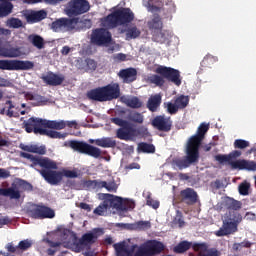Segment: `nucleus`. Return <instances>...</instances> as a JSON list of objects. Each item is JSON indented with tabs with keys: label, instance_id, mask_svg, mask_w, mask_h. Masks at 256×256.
I'll return each instance as SVG.
<instances>
[{
	"label": "nucleus",
	"instance_id": "nucleus-64",
	"mask_svg": "<svg viewBox=\"0 0 256 256\" xmlns=\"http://www.w3.org/2000/svg\"><path fill=\"white\" fill-rule=\"evenodd\" d=\"M207 244L202 243V244H194L193 249L194 251H206L207 250Z\"/></svg>",
	"mask_w": 256,
	"mask_h": 256
},
{
	"label": "nucleus",
	"instance_id": "nucleus-20",
	"mask_svg": "<svg viewBox=\"0 0 256 256\" xmlns=\"http://www.w3.org/2000/svg\"><path fill=\"white\" fill-rule=\"evenodd\" d=\"M40 175L49 183L50 185H59L63 181V172L57 170H41Z\"/></svg>",
	"mask_w": 256,
	"mask_h": 256
},
{
	"label": "nucleus",
	"instance_id": "nucleus-51",
	"mask_svg": "<svg viewBox=\"0 0 256 256\" xmlns=\"http://www.w3.org/2000/svg\"><path fill=\"white\" fill-rule=\"evenodd\" d=\"M249 145V141L243 139H236L234 141V149H247Z\"/></svg>",
	"mask_w": 256,
	"mask_h": 256
},
{
	"label": "nucleus",
	"instance_id": "nucleus-44",
	"mask_svg": "<svg viewBox=\"0 0 256 256\" xmlns=\"http://www.w3.org/2000/svg\"><path fill=\"white\" fill-rule=\"evenodd\" d=\"M132 137H145V135L149 134V131L145 126H140L138 128L131 127Z\"/></svg>",
	"mask_w": 256,
	"mask_h": 256
},
{
	"label": "nucleus",
	"instance_id": "nucleus-49",
	"mask_svg": "<svg viewBox=\"0 0 256 256\" xmlns=\"http://www.w3.org/2000/svg\"><path fill=\"white\" fill-rule=\"evenodd\" d=\"M9 27H12V29H19L23 27V21L19 18H10L7 21Z\"/></svg>",
	"mask_w": 256,
	"mask_h": 256
},
{
	"label": "nucleus",
	"instance_id": "nucleus-30",
	"mask_svg": "<svg viewBox=\"0 0 256 256\" xmlns=\"http://www.w3.org/2000/svg\"><path fill=\"white\" fill-rule=\"evenodd\" d=\"M152 41L161 44L169 41V31L161 29L159 31L152 32Z\"/></svg>",
	"mask_w": 256,
	"mask_h": 256
},
{
	"label": "nucleus",
	"instance_id": "nucleus-48",
	"mask_svg": "<svg viewBox=\"0 0 256 256\" xmlns=\"http://www.w3.org/2000/svg\"><path fill=\"white\" fill-rule=\"evenodd\" d=\"M148 79H149L150 83H153L154 85H157L158 87H163V85H165V80L163 79V76L154 74V75L150 76Z\"/></svg>",
	"mask_w": 256,
	"mask_h": 256
},
{
	"label": "nucleus",
	"instance_id": "nucleus-16",
	"mask_svg": "<svg viewBox=\"0 0 256 256\" xmlns=\"http://www.w3.org/2000/svg\"><path fill=\"white\" fill-rule=\"evenodd\" d=\"M79 23V18H60L51 24V29L55 31V33H59L61 31H73L77 27Z\"/></svg>",
	"mask_w": 256,
	"mask_h": 256
},
{
	"label": "nucleus",
	"instance_id": "nucleus-10",
	"mask_svg": "<svg viewBox=\"0 0 256 256\" xmlns=\"http://www.w3.org/2000/svg\"><path fill=\"white\" fill-rule=\"evenodd\" d=\"M69 146L74 151L82 153L83 155H89L90 157H94V159H99L101 157V149L87 144L86 142L72 140L70 141Z\"/></svg>",
	"mask_w": 256,
	"mask_h": 256
},
{
	"label": "nucleus",
	"instance_id": "nucleus-35",
	"mask_svg": "<svg viewBox=\"0 0 256 256\" xmlns=\"http://www.w3.org/2000/svg\"><path fill=\"white\" fill-rule=\"evenodd\" d=\"M46 18H47V12L45 10L32 12L27 16L28 21H31L32 23L43 21V19H46Z\"/></svg>",
	"mask_w": 256,
	"mask_h": 256
},
{
	"label": "nucleus",
	"instance_id": "nucleus-54",
	"mask_svg": "<svg viewBox=\"0 0 256 256\" xmlns=\"http://www.w3.org/2000/svg\"><path fill=\"white\" fill-rule=\"evenodd\" d=\"M111 123H114V125H118V127H129V122L127 120H123L121 118H111Z\"/></svg>",
	"mask_w": 256,
	"mask_h": 256
},
{
	"label": "nucleus",
	"instance_id": "nucleus-29",
	"mask_svg": "<svg viewBox=\"0 0 256 256\" xmlns=\"http://www.w3.org/2000/svg\"><path fill=\"white\" fill-rule=\"evenodd\" d=\"M148 29H150L151 33H155L156 31H161L163 29V20L159 14H155L148 22Z\"/></svg>",
	"mask_w": 256,
	"mask_h": 256
},
{
	"label": "nucleus",
	"instance_id": "nucleus-4",
	"mask_svg": "<svg viewBox=\"0 0 256 256\" xmlns=\"http://www.w3.org/2000/svg\"><path fill=\"white\" fill-rule=\"evenodd\" d=\"M243 221L241 213L229 211L222 218V226L218 231L214 232L216 237H228V235H235L239 231V224Z\"/></svg>",
	"mask_w": 256,
	"mask_h": 256
},
{
	"label": "nucleus",
	"instance_id": "nucleus-25",
	"mask_svg": "<svg viewBox=\"0 0 256 256\" xmlns=\"http://www.w3.org/2000/svg\"><path fill=\"white\" fill-rule=\"evenodd\" d=\"M113 247L117 256H133V251H135L137 245H133L130 250L127 249L125 242L116 243Z\"/></svg>",
	"mask_w": 256,
	"mask_h": 256
},
{
	"label": "nucleus",
	"instance_id": "nucleus-63",
	"mask_svg": "<svg viewBox=\"0 0 256 256\" xmlns=\"http://www.w3.org/2000/svg\"><path fill=\"white\" fill-rule=\"evenodd\" d=\"M147 7L152 13H157V11H161V7L155 5L153 3V0H148Z\"/></svg>",
	"mask_w": 256,
	"mask_h": 256
},
{
	"label": "nucleus",
	"instance_id": "nucleus-1",
	"mask_svg": "<svg viewBox=\"0 0 256 256\" xmlns=\"http://www.w3.org/2000/svg\"><path fill=\"white\" fill-rule=\"evenodd\" d=\"M241 155V151L234 150L229 154H218L214 157L215 161L223 165L224 163H228L232 169H239L240 171H256V162L248 161L245 159L235 160Z\"/></svg>",
	"mask_w": 256,
	"mask_h": 256
},
{
	"label": "nucleus",
	"instance_id": "nucleus-31",
	"mask_svg": "<svg viewBox=\"0 0 256 256\" xmlns=\"http://www.w3.org/2000/svg\"><path fill=\"white\" fill-rule=\"evenodd\" d=\"M20 148L22 151H26L27 153H36L37 155H45V153H47L45 146L21 145Z\"/></svg>",
	"mask_w": 256,
	"mask_h": 256
},
{
	"label": "nucleus",
	"instance_id": "nucleus-56",
	"mask_svg": "<svg viewBox=\"0 0 256 256\" xmlns=\"http://www.w3.org/2000/svg\"><path fill=\"white\" fill-rule=\"evenodd\" d=\"M63 177H67L68 179H77L79 177V173L75 170H63Z\"/></svg>",
	"mask_w": 256,
	"mask_h": 256
},
{
	"label": "nucleus",
	"instance_id": "nucleus-7",
	"mask_svg": "<svg viewBox=\"0 0 256 256\" xmlns=\"http://www.w3.org/2000/svg\"><path fill=\"white\" fill-rule=\"evenodd\" d=\"M102 197V199H105L108 209H116L117 211H129V209H135V202L133 201L124 200L113 194H102Z\"/></svg>",
	"mask_w": 256,
	"mask_h": 256
},
{
	"label": "nucleus",
	"instance_id": "nucleus-15",
	"mask_svg": "<svg viewBox=\"0 0 256 256\" xmlns=\"http://www.w3.org/2000/svg\"><path fill=\"white\" fill-rule=\"evenodd\" d=\"M28 215L31 219H53L55 210L45 205H34L28 210Z\"/></svg>",
	"mask_w": 256,
	"mask_h": 256
},
{
	"label": "nucleus",
	"instance_id": "nucleus-59",
	"mask_svg": "<svg viewBox=\"0 0 256 256\" xmlns=\"http://www.w3.org/2000/svg\"><path fill=\"white\" fill-rule=\"evenodd\" d=\"M84 189H95V186L97 185V180H84L82 182Z\"/></svg>",
	"mask_w": 256,
	"mask_h": 256
},
{
	"label": "nucleus",
	"instance_id": "nucleus-52",
	"mask_svg": "<svg viewBox=\"0 0 256 256\" xmlns=\"http://www.w3.org/2000/svg\"><path fill=\"white\" fill-rule=\"evenodd\" d=\"M76 25H78L80 29H91V27H93V22L89 19L79 20L78 18V23Z\"/></svg>",
	"mask_w": 256,
	"mask_h": 256
},
{
	"label": "nucleus",
	"instance_id": "nucleus-38",
	"mask_svg": "<svg viewBox=\"0 0 256 256\" xmlns=\"http://www.w3.org/2000/svg\"><path fill=\"white\" fill-rule=\"evenodd\" d=\"M141 30L137 28V26H130L126 29V39L129 41L130 39H137L140 37Z\"/></svg>",
	"mask_w": 256,
	"mask_h": 256
},
{
	"label": "nucleus",
	"instance_id": "nucleus-55",
	"mask_svg": "<svg viewBox=\"0 0 256 256\" xmlns=\"http://www.w3.org/2000/svg\"><path fill=\"white\" fill-rule=\"evenodd\" d=\"M146 205H148V207H152V209H159L160 203L159 201L151 198V195H148L146 198Z\"/></svg>",
	"mask_w": 256,
	"mask_h": 256
},
{
	"label": "nucleus",
	"instance_id": "nucleus-47",
	"mask_svg": "<svg viewBox=\"0 0 256 256\" xmlns=\"http://www.w3.org/2000/svg\"><path fill=\"white\" fill-rule=\"evenodd\" d=\"M31 247H33V240L25 239L18 243L20 253L23 251H28V249H31Z\"/></svg>",
	"mask_w": 256,
	"mask_h": 256
},
{
	"label": "nucleus",
	"instance_id": "nucleus-18",
	"mask_svg": "<svg viewBox=\"0 0 256 256\" xmlns=\"http://www.w3.org/2000/svg\"><path fill=\"white\" fill-rule=\"evenodd\" d=\"M151 125L157 131H162V133H169L173 129V120L171 117H165V115H158L151 120Z\"/></svg>",
	"mask_w": 256,
	"mask_h": 256
},
{
	"label": "nucleus",
	"instance_id": "nucleus-13",
	"mask_svg": "<svg viewBox=\"0 0 256 256\" xmlns=\"http://www.w3.org/2000/svg\"><path fill=\"white\" fill-rule=\"evenodd\" d=\"M156 73L163 77V79H167L170 83H173L177 87L181 85V72L175 68L159 66L156 68Z\"/></svg>",
	"mask_w": 256,
	"mask_h": 256
},
{
	"label": "nucleus",
	"instance_id": "nucleus-62",
	"mask_svg": "<svg viewBox=\"0 0 256 256\" xmlns=\"http://www.w3.org/2000/svg\"><path fill=\"white\" fill-rule=\"evenodd\" d=\"M6 249H7V251H8L9 253H17V254L21 253V252L19 251V245L15 246V245H13V242L8 243V244L6 245Z\"/></svg>",
	"mask_w": 256,
	"mask_h": 256
},
{
	"label": "nucleus",
	"instance_id": "nucleus-46",
	"mask_svg": "<svg viewBox=\"0 0 256 256\" xmlns=\"http://www.w3.org/2000/svg\"><path fill=\"white\" fill-rule=\"evenodd\" d=\"M175 104L177 105L178 109H185L187 105H189V96L180 95L175 100Z\"/></svg>",
	"mask_w": 256,
	"mask_h": 256
},
{
	"label": "nucleus",
	"instance_id": "nucleus-17",
	"mask_svg": "<svg viewBox=\"0 0 256 256\" xmlns=\"http://www.w3.org/2000/svg\"><path fill=\"white\" fill-rule=\"evenodd\" d=\"M207 131H209V124L201 123L197 129L196 134L188 139L187 145L199 151V149L201 148V143H203Z\"/></svg>",
	"mask_w": 256,
	"mask_h": 256
},
{
	"label": "nucleus",
	"instance_id": "nucleus-23",
	"mask_svg": "<svg viewBox=\"0 0 256 256\" xmlns=\"http://www.w3.org/2000/svg\"><path fill=\"white\" fill-rule=\"evenodd\" d=\"M118 77L122 79L123 83H133L137 81V69L133 67L122 69L119 71Z\"/></svg>",
	"mask_w": 256,
	"mask_h": 256
},
{
	"label": "nucleus",
	"instance_id": "nucleus-11",
	"mask_svg": "<svg viewBox=\"0 0 256 256\" xmlns=\"http://www.w3.org/2000/svg\"><path fill=\"white\" fill-rule=\"evenodd\" d=\"M20 157H22V159H28V161H31V167H37V165H39L42 167V169H57V162L47 157L35 156L27 152H20Z\"/></svg>",
	"mask_w": 256,
	"mask_h": 256
},
{
	"label": "nucleus",
	"instance_id": "nucleus-22",
	"mask_svg": "<svg viewBox=\"0 0 256 256\" xmlns=\"http://www.w3.org/2000/svg\"><path fill=\"white\" fill-rule=\"evenodd\" d=\"M41 79L44 83H46V85H50L51 87H58V85H62L63 81H65V76L58 75L53 72H48L46 75H43Z\"/></svg>",
	"mask_w": 256,
	"mask_h": 256
},
{
	"label": "nucleus",
	"instance_id": "nucleus-34",
	"mask_svg": "<svg viewBox=\"0 0 256 256\" xmlns=\"http://www.w3.org/2000/svg\"><path fill=\"white\" fill-rule=\"evenodd\" d=\"M116 137L118 139H121L122 141H128V139H130L132 136V132H131V126H125L122 128H119L116 132Z\"/></svg>",
	"mask_w": 256,
	"mask_h": 256
},
{
	"label": "nucleus",
	"instance_id": "nucleus-8",
	"mask_svg": "<svg viewBox=\"0 0 256 256\" xmlns=\"http://www.w3.org/2000/svg\"><path fill=\"white\" fill-rule=\"evenodd\" d=\"M162 251H165V245L162 242L148 240L137 249L135 256H155Z\"/></svg>",
	"mask_w": 256,
	"mask_h": 256
},
{
	"label": "nucleus",
	"instance_id": "nucleus-3",
	"mask_svg": "<svg viewBox=\"0 0 256 256\" xmlns=\"http://www.w3.org/2000/svg\"><path fill=\"white\" fill-rule=\"evenodd\" d=\"M41 127H45V119L31 117L26 122H24V129L26 133L46 135V137H50V139H65V137H67V133L61 134V132L48 130Z\"/></svg>",
	"mask_w": 256,
	"mask_h": 256
},
{
	"label": "nucleus",
	"instance_id": "nucleus-42",
	"mask_svg": "<svg viewBox=\"0 0 256 256\" xmlns=\"http://www.w3.org/2000/svg\"><path fill=\"white\" fill-rule=\"evenodd\" d=\"M109 211V205L107 204V201L103 199V202L94 209L93 213L94 215H99L100 217H103Z\"/></svg>",
	"mask_w": 256,
	"mask_h": 256
},
{
	"label": "nucleus",
	"instance_id": "nucleus-37",
	"mask_svg": "<svg viewBox=\"0 0 256 256\" xmlns=\"http://www.w3.org/2000/svg\"><path fill=\"white\" fill-rule=\"evenodd\" d=\"M138 153H155V145L147 142H140L137 147Z\"/></svg>",
	"mask_w": 256,
	"mask_h": 256
},
{
	"label": "nucleus",
	"instance_id": "nucleus-39",
	"mask_svg": "<svg viewBox=\"0 0 256 256\" xmlns=\"http://www.w3.org/2000/svg\"><path fill=\"white\" fill-rule=\"evenodd\" d=\"M191 245L189 241H182L174 247L173 251L178 254L185 253L191 249Z\"/></svg>",
	"mask_w": 256,
	"mask_h": 256
},
{
	"label": "nucleus",
	"instance_id": "nucleus-45",
	"mask_svg": "<svg viewBox=\"0 0 256 256\" xmlns=\"http://www.w3.org/2000/svg\"><path fill=\"white\" fill-rule=\"evenodd\" d=\"M126 105L131 109H141V107H143V102L137 97H132L126 101Z\"/></svg>",
	"mask_w": 256,
	"mask_h": 256
},
{
	"label": "nucleus",
	"instance_id": "nucleus-41",
	"mask_svg": "<svg viewBox=\"0 0 256 256\" xmlns=\"http://www.w3.org/2000/svg\"><path fill=\"white\" fill-rule=\"evenodd\" d=\"M219 59L216 56H213L211 54H208L204 57V59L201 62V67H208L211 68L217 63Z\"/></svg>",
	"mask_w": 256,
	"mask_h": 256
},
{
	"label": "nucleus",
	"instance_id": "nucleus-2",
	"mask_svg": "<svg viewBox=\"0 0 256 256\" xmlns=\"http://www.w3.org/2000/svg\"><path fill=\"white\" fill-rule=\"evenodd\" d=\"M87 98L90 101H98L99 103H105L106 101H113V99H119L121 97V88L119 84H108L103 87L94 88L87 92Z\"/></svg>",
	"mask_w": 256,
	"mask_h": 256
},
{
	"label": "nucleus",
	"instance_id": "nucleus-9",
	"mask_svg": "<svg viewBox=\"0 0 256 256\" xmlns=\"http://www.w3.org/2000/svg\"><path fill=\"white\" fill-rule=\"evenodd\" d=\"M35 67V63L29 60H0L2 71H29Z\"/></svg>",
	"mask_w": 256,
	"mask_h": 256
},
{
	"label": "nucleus",
	"instance_id": "nucleus-19",
	"mask_svg": "<svg viewBox=\"0 0 256 256\" xmlns=\"http://www.w3.org/2000/svg\"><path fill=\"white\" fill-rule=\"evenodd\" d=\"M95 239H97V237H95V234L93 233H86L81 237V239L75 236L72 240L71 249H73L75 253H80L83 246L92 245V243H95Z\"/></svg>",
	"mask_w": 256,
	"mask_h": 256
},
{
	"label": "nucleus",
	"instance_id": "nucleus-12",
	"mask_svg": "<svg viewBox=\"0 0 256 256\" xmlns=\"http://www.w3.org/2000/svg\"><path fill=\"white\" fill-rule=\"evenodd\" d=\"M91 9V5L87 0H71L68 3L66 13L69 17H77L87 13Z\"/></svg>",
	"mask_w": 256,
	"mask_h": 256
},
{
	"label": "nucleus",
	"instance_id": "nucleus-36",
	"mask_svg": "<svg viewBox=\"0 0 256 256\" xmlns=\"http://www.w3.org/2000/svg\"><path fill=\"white\" fill-rule=\"evenodd\" d=\"M127 119L128 121H131V123H137L138 125H142L143 121H145L143 114L137 111H131L128 114Z\"/></svg>",
	"mask_w": 256,
	"mask_h": 256
},
{
	"label": "nucleus",
	"instance_id": "nucleus-5",
	"mask_svg": "<svg viewBox=\"0 0 256 256\" xmlns=\"http://www.w3.org/2000/svg\"><path fill=\"white\" fill-rule=\"evenodd\" d=\"M135 19V14L130 8H120L105 17L108 27L115 29L119 25H127Z\"/></svg>",
	"mask_w": 256,
	"mask_h": 256
},
{
	"label": "nucleus",
	"instance_id": "nucleus-60",
	"mask_svg": "<svg viewBox=\"0 0 256 256\" xmlns=\"http://www.w3.org/2000/svg\"><path fill=\"white\" fill-rule=\"evenodd\" d=\"M167 111L170 115H175L177 111H179V106L174 103L168 102L167 103Z\"/></svg>",
	"mask_w": 256,
	"mask_h": 256
},
{
	"label": "nucleus",
	"instance_id": "nucleus-6",
	"mask_svg": "<svg viewBox=\"0 0 256 256\" xmlns=\"http://www.w3.org/2000/svg\"><path fill=\"white\" fill-rule=\"evenodd\" d=\"M194 163H199V150L192 148L189 144H186V156L173 160V165L180 171L191 167Z\"/></svg>",
	"mask_w": 256,
	"mask_h": 256
},
{
	"label": "nucleus",
	"instance_id": "nucleus-32",
	"mask_svg": "<svg viewBox=\"0 0 256 256\" xmlns=\"http://www.w3.org/2000/svg\"><path fill=\"white\" fill-rule=\"evenodd\" d=\"M161 106V96L159 94H155L148 99L147 109L152 113H155L157 109Z\"/></svg>",
	"mask_w": 256,
	"mask_h": 256
},
{
	"label": "nucleus",
	"instance_id": "nucleus-27",
	"mask_svg": "<svg viewBox=\"0 0 256 256\" xmlns=\"http://www.w3.org/2000/svg\"><path fill=\"white\" fill-rule=\"evenodd\" d=\"M27 41L33 45L36 49H45V39L39 34H30L27 37Z\"/></svg>",
	"mask_w": 256,
	"mask_h": 256
},
{
	"label": "nucleus",
	"instance_id": "nucleus-53",
	"mask_svg": "<svg viewBox=\"0 0 256 256\" xmlns=\"http://www.w3.org/2000/svg\"><path fill=\"white\" fill-rule=\"evenodd\" d=\"M241 202L237 201L235 199L230 200V202L228 203V209H232V211H234L235 213H237V211H239V209H241Z\"/></svg>",
	"mask_w": 256,
	"mask_h": 256
},
{
	"label": "nucleus",
	"instance_id": "nucleus-24",
	"mask_svg": "<svg viewBox=\"0 0 256 256\" xmlns=\"http://www.w3.org/2000/svg\"><path fill=\"white\" fill-rule=\"evenodd\" d=\"M2 197H9V199H21V191L12 184L9 188H0V204L3 203Z\"/></svg>",
	"mask_w": 256,
	"mask_h": 256
},
{
	"label": "nucleus",
	"instance_id": "nucleus-40",
	"mask_svg": "<svg viewBox=\"0 0 256 256\" xmlns=\"http://www.w3.org/2000/svg\"><path fill=\"white\" fill-rule=\"evenodd\" d=\"M132 229H134V231H147V229H151V222L143 220L137 221L132 224Z\"/></svg>",
	"mask_w": 256,
	"mask_h": 256
},
{
	"label": "nucleus",
	"instance_id": "nucleus-58",
	"mask_svg": "<svg viewBox=\"0 0 256 256\" xmlns=\"http://www.w3.org/2000/svg\"><path fill=\"white\" fill-rule=\"evenodd\" d=\"M86 67L89 71H95L97 69V62L91 58L85 60Z\"/></svg>",
	"mask_w": 256,
	"mask_h": 256
},
{
	"label": "nucleus",
	"instance_id": "nucleus-50",
	"mask_svg": "<svg viewBox=\"0 0 256 256\" xmlns=\"http://www.w3.org/2000/svg\"><path fill=\"white\" fill-rule=\"evenodd\" d=\"M251 188V184L249 182H243L239 185L238 191L240 195H249V189Z\"/></svg>",
	"mask_w": 256,
	"mask_h": 256
},
{
	"label": "nucleus",
	"instance_id": "nucleus-43",
	"mask_svg": "<svg viewBox=\"0 0 256 256\" xmlns=\"http://www.w3.org/2000/svg\"><path fill=\"white\" fill-rule=\"evenodd\" d=\"M12 11L13 4L11 2L0 5V17H7V15H11Z\"/></svg>",
	"mask_w": 256,
	"mask_h": 256
},
{
	"label": "nucleus",
	"instance_id": "nucleus-33",
	"mask_svg": "<svg viewBox=\"0 0 256 256\" xmlns=\"http://www.w3.org/2000/svg\"><path fill=\"white\" fill-rule=\"evenodd\" d=\"M21 55L19 48H5L0 46V57L15 58Z\"/></svg>",
	"mask_w": 256,
	"mask_h": 256
},
{
	"label": "nucleus",
	"instance_id": "nucleus-61",
	"mask_svg": "<svg viewBox=\"0 0 256 256\" xmlns=\"http://www.w3.org/2000/svg\"><path fill=\"white\" fill-rule=\"evenodd\" d=\"M105 189L108 190L110 193H117V183H115V181H111V182H106V186Z\"/></svg>",
	"mask_w": 256,
	"mask_h": 256
},
{
	"label": "nucleus",
	"instance_id": "nucleus-14",
	"mask_svg": "<svg viewBox=\"0 0 256 256\" xmlns=\"http://www.w3.org/2000/svg\"><path fill=\"white\" fill-rule=\"evenodd\" d=\"M112 41L111 32L105 28H96L91 34V43L97 45L98 47H103V45H109Z\"/></svg>",
	"mask_w": 256,
	"mask_h": 256
},
{
	"label": "nucleus",
	"instance_id": "nucleus-28",
	"mask_svg": "<svg viewBox=\"0 0 256 256\" xmlns=\"http://www.w3.org/2000/svg\"><path fill=\"white\" fill-rule=\"evenodd\" d=\"M67 127V123L64 120H46L44 119V129H55L56 131H61V129H65Z\"/></svg>",
	"mask_w": 256,
	"mask_h": 256
},
{
	"label": "nucleus",
	"instance_id": "nucleus-26",
	"mask_svg": "<svg viewBox=\"0 0 256 256\" xmlns=\"http://www.w3.org/2000/svg\"><path fill=\"white\" fill-rule=\"evenodd\" d=\"M95 145L104 149H114L117 147V141L111 137H103L95 140Z\"/></svg>",
	"mask_w": 256,
	"mask_h": 256
},
{
	"label": "nucleus",
	"instance_id": "nucleus-21",
	"mask_svg": "<svg viewBox=\"0 0 256 256\" xmlns=\"http://www.w3.org/2000/svg\"><path fill=\"white\" fill-rule=\"evenodd\" d=\"M180 199L182 203H185L186 205H195L199 199V195L195 189L186 188L180 191Z\"/></svg>",
	"mask_w": 256,
	"mask_h": 256
},
{
	"label": "nucleus",
	"instance_id": "nucleus-57",
	"mask_svg": "<svg viewBox=\"0 0 256 256\" xmlns=\"http://www.w3.org/2000/svg\"><path fill=\"white\" fill-rule=\"evenodd\" d=\"M174 222L176 225H178L180 228L185 227V220H183V213L181 211H177L176 217L174 219Z\"/></svg>",
	"mask_w": 256,
	"mask_h": 256
}]
</instances>
